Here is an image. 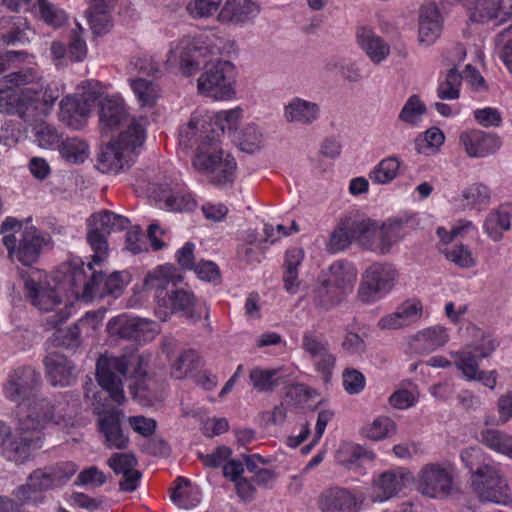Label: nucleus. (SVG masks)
Here are the masks:
<instances>
[{"mask_svg":"<svg viewBox=\"0 0 512 512\" xmlns=\"http://www.w3.org/2000/svg\"><path fill=\"white\" fill-rule=\"evenodd\" d=\"M54 280L55 286L50 287L47 275L40 270H32L25 279L26 297L39 310L50 311L60 304L61 293L84 302L106 295L118 296L128 284V274L114 272L104 276L95 270L92 263L85 264L76 258L62 264Z\"/></svg>","mask_w":512,"mask_h":512,"instance_id":"1","label":"nucleus"},{"mask_svg":"<svg viewBox=\"0 0 512 512\" xmlns=\"http://www.w3.org/2000/svg\"><path fill=\"white\" fill-rule=\"evenodd\" d=\"M219 54V48L206 38H183L171 46L168 61L178 62L185 76L196 74L201 65L204 71L198 79L201 95L216 100H228L235 94L236 68L230 61H204V58Z\"/></svg>","mask_w":512,"mask_h":512,"instance_id":"2","label":"nucleus"},{"mask_svg":"<svg viewBox=\"0 0 512 512\" xmlns=\"http://www.w3.org/2000/svg\"><path fill=\"white\" fill-rule=\"evenodd\" d=\"M41 375L31 366L13 370L4 384L7 399L17 403L16 415L24 429L45 427L49 423L59 424L64 419L63 405L39 397Z\"/></svg>","mask_w":512,"mask_h":512,"instance_id":"3","label":"nucleus"},{"mask_svg":"<svg viewBox=\"0 0 512 512\" xmlns=\"http://www.w3.org/2000/svg\"><path fill=\"white\" fill-rule=\"evenodd\" d=\"M149 362L150 354L136 349L124 350L118 356L107 352L101 354L96 362L97 383L114 403L121 405L125 401L123 379L143 383L148 375Z\"/></svg>","mask_w":512,"mask_h":512,"instance_id":"4","label":"nucleus"},{"mask_svg":"<svg viewBox=\"0 0 512 512\" xmlns=\"http://www.w3.org/2000/svg\"><path fill=\"white\" fill-rule=\"evenodd\" d=\"M36 78L33 68H24L10 72L0 78V112L18 115L25 122H31L39 115V94L31 88H18L29 84Z\"/></svg>","mask_w":512,"mask_h":512,"instance_id":"5","label":"nucleus"},{"mask_svg":"<svg viewBox=\"0 0 512 512\" xmlns=\"http://www.w3.org/2000/svg\"><path fill=\"white\" fill-rule=\"evenodd\" d=\"M184 277L180 270L172 264L158 266L150 271L144 280V289L153 292L159 307L171 313L191 311L195 304L193 292L178 288Z\"/></svg>","mask_w":512,"mask_h":512,"instance_id":"6","label":"nucleus"},{"mask_svg":"<svg viewBox=\"0 0 512 512\" xmlns=\"http://www.w3.org/2000/svg\"><path fill=\"white\" fill-rule=\"evenodd\" d=\"M460 458L471 472V486L482 502L503 506L512 502L507 481L494 467L483 463L484 456L480 448H466Z\"/></svg>","mask_w":512,"mask_h":512,"instance_id":"7","label":"nucleus"},{"mask_svg":"<svg viewBox=\"0 0 512 512\" xmlns=\"http://www.w3.org/2000/svg\"><path fill=\"white\" fill-rule=\"evenodd\" d=\"M192 164L215 187H231L235 181L236 160L231 154L224 152L221 141L214 136L205 135L201 139Z\"/></svg>","mask_w":512,"mask_h":512,"instance_id":"8","label":"nucleus"},{"mask_svg":"<svg viewBox=\"0 0 512 512\" xmlns=\"http://www.w3.org/2000/svg\"><path fill=\"white\" fill-rule=\"evenodd\" d=\"M356 280L357 269L351 262L334 261L318 277L319 285L314 290L315 302L324 309L337 306L353 291Z\"/></svg>","mask_w":512,"mask_h":512,"instance_id":"9","label":"nucleus"},{"mask_svg":"<svg viewBox=\"0 0 512 512\" xmlns=\"http://www.w3.org/2000/svg\"><path fill=\"white\" fill-rule=\"evenodd\" d=\"M78 466L72 461H62L44 468L35 469L27 483L17 487L14 496L22 503H38L42 493L60 488L76 474Z\"/></svg>","mask_w":512,"mask_h":512,"instance_id":"10","label":"nucleus"},{"mask_svg":"<svg viewBox=\"0 0 512 512\" xmlns=\"http://www.w3.org/2000/svg\"><path fill=\"white\" fill-rule=\"evenodd\" d=\"M398 271L390 263L374 262L364 271L358 297L364 303L384 298L394 287Z\"/></svg>","mask_w":512,"mask_h":512,"instance_id":"11","label":"nucleus"},{"mask_svg":"<svg viewBox=\"0 0 512 512\" xmlns=\"http://www.w3.org/2000/svg\"><path fill=\"white\" fill-rule=\"evenodd\" d=\"M2 241L11 261L24 266L36 263L42 248L47 244L45 236L35 228L22 232L19 240L14 234H7L3 236Z\"/></svg>","mask_w":512,"mask_h":512,"instance_id":"12","label":"nucleus"},{"mask_svg":"<svg viewBox=\"0 0 512 512\" xmlns=\"http://www.w3.org/2000/svg\"><path fill=\"white\" fill-rule=\"evenodd\" d=\"M364 501L360 489L334 485L320 493L317 504L321 512H360Z\"/></svg>","mask_w":512,"mask_h":512,"instance_id":"13","label":"nucleus"},{"mask_svg":"<svg viewBox=\"0 0 512 512\" xmlns=\"http://www.w3.org/2000/svg\"><path fill=\"white\" fill-rule=\"evenodd\" d=\"M152 195L162 208L171 212H190L197 206L194 195L178 181L155 184Z\"/></svg>","mask_w":512,"mask_h":512,"instance_id":"14","label":"nucleus"},{"mask_svg":"<svg viewBox=\"0 0 512 512\" xmlns=\"http://www.w3.org/2000/svg\"><path fill=\"white\" fill-rule=\"evenodd\" d=\"M452 484V472L438 463L423 466L416 479L418 491L430 498L448 496L452 490Z\"/></svg>","mask_w":512,"mask_h":512,"instance_id":"15","label":"nucleus"},{"mask_svg":"<svg viewBox=\"0 0 512 512\" xmlns=\"http://www.w3.org/2000/svg\"><path fill=\"white\" fill-rule=\"evenodd\" d=\"M19 434L4 442L2 454L8 461L16 464L25 463L32 455V452L40 449L43 445L42 430L45 427H37L35 429H24L18 421Z\"/></svg>","mask_w":512,"mask_h":512,"instance_id":"16","label":"nucleus"},{"mask_svg":"<svg viewBox=\"0 0 512 512\" xmlns=\"http://www.w3.org/2000/svg\"><path fill=\"white\" fill-rule=\"evenodd\" d=\"M459 142L471 158H485L495 154L502 146V140L494 132L469 129L461 132Z\"/></svg>","mask_w":512,"mask_h":512,"instance_id":"17","label":"nucleus"},{"mask_svg":"<svg viewBox=\"0 0 512 512\" xmlns=\"http://www.w3.org/2000/svg\"><path fill=\"white\" fill-rule=\"evenodd\" d=\"M448 2H460L466 9L471 23L485 24L498 20L501 24L509 19L511 12L502 10L503 0H447Z\"/></svg>","mask_w":512,"mask_h":512,"instance_id":"18","label":"nucleus"},{"mask_svg":"<svg viewBox=\"0 0 512 512\" xmlns=\"http://www.w3.org/2000/svg\"><path fill=\"white\" fill-rule=\"evenodd\" d=\"M412 474L404 468H396L382 472L373 481L372 500L383 502L396 496L410 481Z\"/></svg>","mask_w":512,"mask_h":512,"instance_id":"19","label":"nucleus"},{"mask_svg":"<svg viewBox=\"0 0 512 512\" xmlns=\"http://www.w3.org/2000/svg\"><path fill=\"white\" fill-rule=\"evenodd\" d=\"M43 363L47 379L51 385L66 387L75 381V367L65 355L58 352L48 353Z\"/></svg>","mask_w":512,"mask_h":512,"instance_id":"20","label":"nucleus"},{"mask_svg":"<svg viewBox=\"0 0 512 512\" xmlns=\"http://www.w3.org/2000/svg\"><path fill=\"white\" fill-rule=\"evenodd\" d=\"M98 429L105 438V445L110 449H125L129 438L124 435L120 413L116 410L106 411L99 416Z\"/></svg>","mask_w":512,"mask_h":512,"instance_id":"21","label":"nucleus"},{"mask_svg":"<svg viewBox=\"0 0 512 512\" xmlns=\"http://www.w3.org/2000/svg\"><path fill=\"white\" fill-rule=\"evenodd\" d=\"M89 112V104L82 97L67 95L60 102L59 118L74 130L85 125Z\"/></svg>","mask_w":512,"mask_h":512,"instance_id":"22","label":"nucleus"},{"mask_svg":"<svg viewBox=\"0 0 512 512\" xmlns=\"http://www.w3.org/2000/svg\"><path fill=\"white\" fill-rule=\"evenodd\" d=\"M131 154L113 141L101 148L97 158V168L102 173L118 174L129 167Z\"/></svg>","mask_w":512,"mask_h":512,"instance_id":"23","label":"nucleus"},{"mask_svg":"<svg viewBox=\"0 0 512 512\" xmlns=\"http://www.w3.org/2000/svg\"><path fill=\"white\" fill-rule=\"evenodd\" d=\"M442 19L435 3L423 5L419 16V40L428 45L434 43L440 36Z\"/></svg>","mask_w":512,"mask_h":512,"instance_id":"24","label":"nucleus"},{"mask_svg":"<svg viewBox=\"0 0 512 512\" xmlns=\"http://www.w3.org/2000/svg\"><path fill=\"white\" fill-rule=\"evenodd\" d=\"M449 340L448 330L440 325L419 331L412 339L411 346L419 354H429L444 346Z\"/></svg>","mask_w":512,"mask_h":512,"instance_id":"25","label":"nucleus"},{"mask_svg":"<svg viewBox=\"0 0 512 512\" xmlns=\"http://www.w3.org/2000/svg\"><path fill=\"white\" fill-rule=\"evenodd\" d=\"M259 11V6L252 0H226L219 19L222 22L241 24L255 18Z\"/></svg>","mask_w":512,"mask_h":512,"instance_id":"26","label":"nucleus"},{"mask_svg":"<svg viewBox=\"0 0 512 512\" xmlns=\"http://www.w3.org/2000/svg\"><path fill=\"white\" fill-rule=\"evenodd\" d=\"M27 22L21 16L0 18V41L2 46H15L29 42Z\"/></svg>","mask_w":512,"mask_h":512,"instance_id":"27","label":"nucleus"},{"mask_svg":"<svg viewBox=\"0 0 512 512\" xmlns=\"http://www.w3.org/2000/svg\"><path fill=\"white\" fill-rule=\"evenodd\" d=\"M356 36L358 44L372 62L379 64L389 55V45L380 36H377L371 28L367 26L359 27Z\"/></svg>","mask_w":512,"mask_h":512,"instance_id":"28","label":"nucleus"},{"mask_svg":"<svg viewBox=\"0 0 512 512\" xmlns=\"http://www.w3.org/2000/svg\"><path fill=\"white\" fill-rule=\"evenodd\" d=\"M149 120L147 116L133 117L127 128L122 131L115 140L130 154L141 147L147 138V127Z\"/></svg>","mask_w":512,"mask_h":512,"instance_id":"29","label":"nucleus"},{"mask_svg":"<svg viewBox=\"0 0 512 512\" xmlns=\"http://www.w3.org/2000/svg\"><path fill=\"white\" fill-rule=\"evenodd\" d=\"M99 106V121L106 131L116 129L127 118L128 112L120 98L107 96L100 101Z\"/></svg>","mask_w":512,"mask_h":512,"instance_id":"30","label":"nucleus"},{"mask_svg":"<svg viewBox=\"0 0 512 512\" xmlns=\"http://www.w3.org/2000/svg\"><path fill=\"white\" fill-rule=\"evenodd\" d=\"M241 117L242 110L240 108L217 112L212 119V128L206 135L220 140V136L227 133L232 139L235 138Z\"/></svg>","mask_w":512,"mask_h":512,"instance_id":"31","label":"nucleus"},{"mask_svg":"<svg viewBox=\"0 0 512 512\" xmlns=\"http://www.w3.org/2000/svg\"><path fill=\"white\" fill-rule=\"evenodd\" d=\"M404 222L401 219H389L379 227L378 241L372 246V252L388 253L392 246L404 237Z\"/></svg>","mask_w":512,"mask_h":512,"instance_id":"32","label":"nucleus"},{"mask_svg":"<svg viewBox=\"0 0 512 512\" xmlns=\"http://www.w3.org/2000/svg\"><path fill=\"white\" fill-rule=\"evenodd\" d=\"M319 116L316 103L295 97L285 106V118L288 122L311 124Z\"/></svg>","mask_w":512,"mask_h":512,"instance_id":"33","label":"nucleus"},{"mask_svg":"<svg viewBox=\"0 0 512 512\" xmlns=\"http://www.w3.org/2000/svg\"><path fill=\"white\" fill-rule=\"evenodd\" d=\"M402 166L403 162L397 156H388L369 172V179L374 184L387 185L399 176Z\"/></svg>","mask_w":512,"mask_h":512,"instance_id":"34","label":"nucleus"},{"mask_svg":"<svg viewBox=\"0 0 512 512\" xmlns=\"http://www.w3.org/2000/svg\"><path fill=\"white\" fill-rule=\"evenodd\" d=\"M510 227L511 215L509 209L505 206L490 212L483 224L485 233L495 242L500 241L503 232L509 230Z\"/></svg>","mask_w":512,"mask_h":512,"instance_id":"35","label":"nucleus"},{"mask_svg":"<svg viewBox=\"0 0 512 512\" xmlns=\"http://www.w3.org/2000/svg\"><path fill=\"white\" fill-rule=\"evenodd\" d=\"M129 83L141 107L152 108L156 105L161 93L158 84L144 78L130 79Z\"/></svg>","mask_w":512,"mask_h":512,"instance_id":"36","label":"nucleus"},{"mask_svg":"<svg viewBox=\"0 0 512 512\" xmlns=\"http://www.w3.org/2000/svg\"><path fill=\"white\" fill-rule=\"evenodd\" d=\"M170 498L177 506L184 509H192L200 502L198 492H194L191 481L182 476L175 479V487Z\"/></svg>","mask_w":512,"mask_h":512,"instance_id":"37","label":"nucleus"},{"mask_svg":"<svg viewBox=\"0 0 512 512\" xmlns=\"http://www.w3.org/2000/svg\"><path fill=\"white\" fill-rule=\"evenodd\" d=\"M279 368L256 366L249 372V379L257 392H272L280 385Z\"/></svg>","mask_w":512,"mask_h":512,"instance_id":"38","label":"nucleus"},{"mask_svg":"<svg viewBox=\"0 0 512 512\" xmlns=\"http://www.w3.org/2000/svg\"><path fill=\"white\" fill-rule=\"evenodd\" d=\"M350 222L354 240L365 249L372 251V246H376L378 241L379 226L377 222L371 219Z\"/></svg>","mask_w":512,"mask_h":512,"instance_id":"39","label":"nucleus"},{"mask_svg":"<svg viewBox=\"0 0 512 512\" xmlns=\"http://www.w3.org/2000/svg\"><path fill=\"white\" fill-rule=\"evenodd\" d=\"M491 200L490 188L482 183H474L468 186L462 193V204L465 208L484 210Z\"/></svg>","mask_w":512,"mask_h":512,"instance_id":"40","label":"nucleus"},{"mask_svg":"<svg viewBox=\"0 0 512 512\" xmlns=\"http://www.w3.org/2000/svg\"><path fill=\"white\" fill-rule=\"evenodd\" d=\"M397 432V425L393 419L388 416H379L371 423L366 424L361 429V434L370 440L380 441L390 438Z\"/></svg>","mask_w":512,"mask_h":512,"instance_id":"41","label":"nucleus"},{"mask_svg":"<svg viewBox=\"0 0 512 512\" xmlns=\"http://www.w3.org/2000/svg\"><path fill=\"white\" fill-rule=\"evenodd\" d=\"M90 2L96 10V13L88 19L90 28L95 35H104L111 27L107 13L114 6L116 0H90Z\"/></svg>","mask_w":512,"mask_h":512,"instance_id":"42","label":"nucleus"},{"mask_svg":"<svg viewBox=\"0 0 512 512\" xmlns=\"http://www.w3.org/2000/svg\"><path fill=\"white\" fill-rule=\"evenodd\" d=\"M59 153L66 161L73 164H80L88 157L89 146L80 138L67 137L61 142Z\"/></svg>","mask_w":512,"mask_h":512,"instance_id":"43","label":"nucleus"},{"mask_svg":"<svg viewBox=\"0 0 512 512\" xmlns=\"http://www.w3.org/2000/svg\"><path fill=\"white\" fill-rule=\"evenodd\" d=\"M481 441L489 449L512 458L511 435L497 429H486L481 432Z\"/></svg>","mask_w":512,"mask_h":512,"instance_id":"44","label":"nucleus"},{"mask_svg":"<svg viewBox=\"0 0 512 512\" xmlns=\"http://www.w3.org/2000/svg\"><path fill=\"white\" fill-rule=\"evenodd\" d=\"M138 317H129L125 314L112 318L107 325L110 335L135 342L137 337Z\"/></svg>","mask_w":512,"mask_h":512,"instance_id":"45","label":"nucleus"},{"mask_svg":"<svg viewBox=\"0 0 512 512\" xmlns=\"http://www.w3.org/2000/svg\"><path fill=\"white\" fill-rule=\"evenodd\" d=\"M462 75L454 67L448 70L443 80H439L437 96L441 100H456L460 97Z\"/></svg>","mask_w":512,"mask_h":512,"instance_id":"46","label":"nucleus"},{"mask_svg":"<svg viewBox=\"0 0 512 512\" xmlns=\"http://www.w3.org/2000/svg\"><path fill=\"white\" fill-rule=\"evenodd\" d=\"M200 366V358L193 349L183 351L176 361L171 365V376L176 379H183L197 370Z\"/></svg>","mask_w":512,"mask_h":512,"instance_id":"47","label":"nucleus"},{"mask_svg":"<svg viewBox=\"0 0 512 512\" xmlns=\"http://www.w3.org/2000/svg\"><path fill=\"white\" fill-rule=\"evenodd\" d=\"M373 454L360 445H348L339 453V462L349 470L361 467L365 460L372 461Z\"/></svg>","mask_w":512,"mask_h":512,"instance_id":"48","label":"nucleus"},{"mask_svg":"<svg viewBox=\"0 0 512 512\" xmlns=\"http://www.w3.org/2000/svg\"><path fill=\"white\" fill-rule=\"evenodd\" d=\"M246 153H254L259 150L262 142V133L255 124H249L236 134L232 139Z\"/></svg>","mask_w":512,"mask_h":512,"instance_id":"49","label":"nucleus"},{"mask_svg":"<svg viewBox=\"0 0 512 512\" xmlns=\"http://www.w3.org/2000/svg\"><path fill=\"white\" fill-rule=\"evenodd\" d=\"M354 240L351 222L342 221L333 230L327 244L328 251L338 253L346 249Z\"/></svg>","mask_w":512,"mask_h":512,"instance_id":"50","label":"nucleus"},{"mask_svg":"<svg viewBox=\"0 0 512 512\" xmlns=\"http://www.w3.org/2000/svg\"><path fill=\"white\" fill-rule=\"evenodd\" d=\"M107 235V233L89 226L87 242L94 253L91 262L93 266L100 264L108 255Z\"/></svg>","mask_w":512,"mask_h":512,"instance_id":"51","label":"nucleus"},{"mask_svg":"<svg viewBox=\"0 0 512 512\" xmlns=\"http://www.w3.org/2000/svg\"><path fill=\"white\" fill-rule=\"evenodd\" d=\"M426 112V106L419 96L412 95L408 98L399 113V120L404 123L416 126Z\"/></svg>","mask_w":512,"mask_h":512,"instance_id":"52","label":"nucleus"},{"mask_svg":"<svg viewBox=\"0 0 512 512\" xmlns=\"http://www.w3.org/2000/svg\"><path fill=\"white\" fill-rule=\"evenodd\" d=\"M478 355L471 351H459L453 354L454 363L458 370L462 372L467 379H476L479 371Z\"/></svg>","mask_w":512,"mask_h":512,"instance_id":"53","label":"nucleus"},{"mask_svg":"<svg viewBox=\"0 0 512 512\" xmlns=\"http://www.w3.org/2000/svg\"><path fill=\"white\" fill-rule=\"evenodd\" d=\"M95 318V314L87 312L84 317L79 319L78 322L74 323L67 330H58L57 338L62 339L59 344L67 347L78 346L80 343L82 327L89 322V319L94 320Z\"/></svg>","mask_w":512,"mask_h":512,"instance_id":"54","label":"nucleus"},{"mask_svg":"<svg viewBox=\"0 0 512 512\" xmlns=\"http://www.w3.org/2000/svg\"><path fill=\"white\" fill-rule=\"evenodd\" d=\"M35 136L39 146L46 149H59L64 140L54 127L45 123L36 128Z\"/></svg>","mask_w":512,"mask_h":512,"instance_id":"55","label":"nucleus"},{"mask_svg":"<svg viewBox=\"0 0 512 512\" xmlns=\"http://www.w3.org/2000/svg\"><path fill=\"white\" fill-rule=\"evenodd\" d=\"M315 370L322 376L325 382H329L336 365V356L330 352V347L321 351L317 356L311 357Z\"/></svg>","mask_w":512,"mask_h":512,"instance_id":"56","label":"nucleus"},{"mask_svg":"<svg viewBox=\"0 0 512 512\" xmlns=\"http://www.w3.org/2000/svg\"><path fill=\"white\" fill-rule=\"evenodd\" d=\"M37 5L41 18L45 23L54 27H60L67 21V16L64 10L57 8L55 5L49 3L47 0H37Z\"/></svg>","mask_w":512,"mask_h":512,"instance_id":"57","label":"nucleus"},{"mask_svg":"<svg viewBox=\"0 0 512 512\" xmlns=\"http://www.w3.org/2000/svg\"><path fill=\"white\" fill-rule=\"evenodd\" d=\"M342 382L348 394L356 395L364 390L366 378L360 371L354 368H346L342 374Z\"/></svg>","mask_w":512,"mask_h":512,"instance_id":"58","label":"nucleus"},{"mask_svg":"<svg viewBox=\"0 0 512 512\" xmlns=\"http://www.w3.org/2000/svg\"><path fill=\"white\" fill-rule=\"evenodd\" d=\"M220 6V1L190 0L187 11L193 18H207L214 15Z\"/></svg>","mask_w":512,"mask_h":512,"instance_id":"59","label":"nucleus"},{"mask_svg":"<svg viewBox=\"0 0 512 512\" xmlns=\"http://www.w3.org/2000/svg\"><path fill=\"white\" fill-rule=\"evenodd\" d=\"M474 119L476 122L485 128L500 127L503 119L500 111L494 107H484L474 110Z\"/></svg>","mask_w":512,"mask_h":512,"instance_id":"60","label":"nucleus"},{"mask_svg":"<svg viewBox=\"0 0 512 512\" xmlns=\"http://www.w3.org/2000/svg\"><path fill=\"white\" fill-rule=\"evenodd\" d=\"M106 482L105 474L96 466L83 469L75 480L77 486L100 487Z\"/></svg>","mask_w":512,"mask_h":512,"instance_id":"61","label":"nucleus"},{"mask_svg":"<svg viewBox=\"0 0 512 512\" xmlns=\"http://www.w3.org/2000/svg\"><path fill=\"white\" fill-rule=\"evenodd\" d=\"M136 464V458L132 454L127 453H114L108 459V465L115 474L127 473L133 470Z\"/></svg>","mask_w":512,"mask_h":512,"instance_id":"62","label":"nucleus"},{"mask_svg":"<svg viewBox=\"0 0 512 512\" xmlns=\"http://www.w3.org/2000/svg\"><path fill=\"white\" fill-rule=\"evenodd\" d=\"M232 451L227 446H218L212 453L199 454V459L204 466L210 468H218L226 463L227 459L231 456Z\"/></svg>","mask_w":512,"mask_h":512,"instance_id":"63","label":"nucleus"},{"mask_svg":"<svg viewBox=\"0 0 512 512\" xmlns=\"http://www.w3.org/2000/svg\"><path fill=\"white\" fill-rule=\"evenodd\" d=\"M446 257L451 262L463 268H469L475 264L470 250L462 244L455 245L448 250L446 252Z\"/></svg>","mask_w":512,"mask_h":512,"instance_id":"64","label":"nucleus"}]
</instances>
